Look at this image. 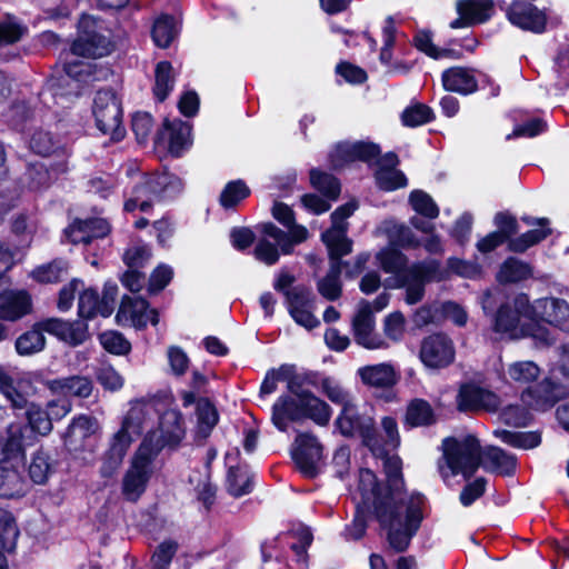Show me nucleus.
Segmentation results:
<instances>
[{
	"instance_id": "obj_1",
	"label": "nucleus",
	"mask_w": 569,
	"mask_h": 569,
	"mask_svg": "<svg viewBox=\"0 0 569 569\" xmlns=\"http://www.w3.org/2000/svg\"><path fill=\"white\" fill-rule=\"evenodd\" d=\"M359 488L363 495L375 497V515L382 528L387 530V539L396 551H405L412 537L417 533L423 519L425 498L420 493L405 496L391 491L383 498L377 497V478L369 469L359 472Z\"/></svg>"
},
{
	"instance_id": "obj_2",
	"label": "nucleus",
	"mask_w": 569,
	"mask_h": 569,
	"mask_svg": "<svg viewBox=\"0 0 569 569\" xmlns=\"http://www.w3.org/2000/svg\"><path fill=\"white\" fill-rule=\"evenodd\" d=\"M480 466L487 471L509 476L516 469V457L497 447L481 450L473 435L443 439L439 471L445 480L458 475L469 479Z\"/></svg>"
},
{
	"instance_id": "obj_3",
	"label": "nucleus",
	"mask_w": 569,
	"mask_h": 569,
	"mask_svg": "<svg viewBox=\"0 0 569 569\" xmlns=\"http://www.w3.org/2000/svg\"><path fill=\"white\" fill-rule=\"evenodd\" d=\"M376 258L386 273L396 276L397 287L406 289L405 301L408 305L423 299L427 283L442 281L446 277L440 261L429 259L408 266L407 257L392 247L380 250Z\"/></svg>"
},
{
	"instance_id": "obj_4",
	"label": "nucleus",
	"mask_w": 569,
	"mask_h": 569,
	"mask_svg": "<svg viewBox=\"0 0 569 569\" xmlns=\"http://www.w3.org/2000/svg\"><path fill=\"white\" fill-rule=\"evenodd\" d=\"M358 203L352 200L337 208L331 214V228L321 238L329 250L330 269L318 282L319 293L327 300L335 301L341 296L340 273L343 262L341 257L351 252L352 242L347 238V219L356 211Z\"/></svg>"
},
{
	"instance_id": "obj_5",
	"label": "nucleus",
	"mask_w": 569,
	"mask_h": 569,
	"mask_svg": "<svg viewBox=\"0 0 569 569\" xmlns=\"http://www.w3.org/2000/svg\"><path fill=\"white\" fill-rule=\"evenodd\" d=\"M36 441L32 430L18 422L10 423L4 435L0 436V497L13 498L23 493L24 482L20 468L26 448Z\"/></svg>"
},
{
	"instance_id": "obj_6",
	"label": "nucleus",
	"mask_w": 569,
	"mask_h": 569,
	"mask_svg": "<svg viewBox=\"0 0 569 569\" xmlns=\"http://www.w3.org/2000/svg\"><path fill=\"white\" fill-rule=\"evenodd\" d=\"M289 393L280 396L272 406V422L280 431H287L289 422L306 419L318 426H327L331 419L330 406L309 389L290 381Z\"/></svg>"
},
{
	"instance_id": "obj_7",
	"label": "nucleus",
	"mask_w": 569,
	"mask_h": 569,
	"mask_svg": "<svg viewBox=\"0 0 569 569\" xmlns=\"http://www.w3.org/2000/svg\"><path fill=\"white\" fill-rule=\"evenodd\" d=\"M531 303L526 295H518L502 303L493 318V330L509 339L532 338L537 345L548 346L553 338L540 323H532Z\"/></svg>"
},
{
	"instance_id": "obj_8",
	"label": "nucleus",
	"mask_w": 569,
	"mask_h": 569,
	"mask_svg": "<svg viewBox=\"0 0 569 569\" xmlns=\"http://www.w3.org/2000/svg\"><path fill=\"white\" fill-rule=\"evenodd\" d=\"M160 452L161 445H153V436L144 437L122 478V495L127 500L137 501L146 491Z\"/></svg>"
},
{
	"instance_id": "obj_9",
	"label": "nucleus",
	"mask_w": 569,
	"mask_h": 569,
	"mask_svg": "<svg viewBox=\"0 0 569 569\" xmlns=\"http://www.w3.org/2000/svg\"><path fill=\"white\" fill-rule=\"evenodd\" d=\"M183 188L180 178L169 172L152 173L141 177L131 193L126 198L124 210L136 209L147 211L153 201L167 200L176 197Z\"/></svg>"
},
{
	"instance_id": "obj_10",
	"label": "nucleus",
	"mask_w": 569,
	"mask_h": 569,
	"mask_svg": "<svg viewBox=\"0 0 569 569\" xmlns=\"http://www.w3.org/2000/svg\"><path fill=\"white\" fill-rule=\"evenodd\" d=\"M263 236L254 247V257L268 266L274 264L282 254L292 252L293 247L308 238V230L303 226H293L291 237L272 223L262 226Z\"/></svg>"
},
{
	"instance_id": "obj_11",
	"label": "nucleus",
	"mask_w": 569,
	"mask_h": 569,
	"mask_svg": "<svg viewBox=\"0 0 569 569\" xmlns=\"http://www.w3.org/2000/svg\"><path fill=\"white\" fill-rule=\"evenodd\" d=\"M112 49L111 32L104 23L83 14L78 23V38L71 47L72 54L96 59L108 56Z\"/></svg>"
},
{
	"instance_id": "obj_12",
	"label": "nucleus",
	"mask_w": 569,
	"mask_h": 569,
	"mask_svg": "<svg viewBox=\"0 0 569 569\" xmlns=\"http://www.w3.org/2000/svg\"><path fill=\"white\" fill-rule=\"evenodd\" d=\"M93 116L98 129L113 141L124 137L120 102L111 90H100L93 100Z\"/></svg>"
},
{
	"instance_id": "obj_13",
	"label": "nucleus",
	"mask_w": 569,
	"mask_h": 569,
	"mask_svg": "<svg viewBox=\"0 0 569 569\" xmlns=\"http://www.w3.org/2000/svg\"><path fill=\"white\" fill-rule=\"evenodd\" d=\"M130 408L121 420V426L113 437L131 443L152 423L157 411L150 400L137 399L130 401Z\"/></svg>"
},
{
	"instance_id": "obj_14",
	"label": "nucleus",
	"mask_w": 569,
	"mask_h": 569,
	"mask_svg": "<svg viewBox=\"0 0 569 569\" xmlns=\"http://www.w3.org/2000/svg\"><path fill=\"white\" fill-rule=\"evenodd\" d=\"M355 341L369 350L388 349L389 343L376 331V319L371 305L367 300H360L351 321Z\"/></svg>"
},
{
	"instance_id": "obj_15",
	"label": "nucleus",
	"mask_w": 569,
	"mask_h": 569,
	"mask_svg": "<svg viewBox=\"0 0 569 569\" xmlns=\"http://www.w3.org/2000/svg\"><path fill=\"white\" fill-rule=\"evenodd\" d=\"M336 427L343 436L359 435L362 437L363 442L372 452L379 450L375 439L373 419L368 415L360 413L356 401L341 409L336 420Z\"/></svg>"
},
{
	"instance_id": "obj_16",
	"label": "nucleus",
	"mask_w": 569,
	"mask_h": 569,
	"mask_svg": "<svg viewBox=\"0 0 569 569\" xmlns=\"http://www.w3.org/2000/svg\"><path fill=\"white\" fill-rule=\"evenodd\" d=\"M291 455L303 476L313 478L318 473L322 459V446L313 435L307 432L299 433L296 437Z\"/></svg>"
},
{
	"instance_id": "obj_17",
	"label": "nucleus",
	"mask_w": 569,
	"mask_h": 569,
	"mask_svg": "<svg viewBox=\"0 0 569 569\" xmlns=\"http://www.w3.org/2000/svg\"><path fill=\"white\" fill-rule=\"evenodd\" d=\"M532 323L542 321L569 332V303L561 298L546 297L531 303Z\"/></svg>"
},
{
	"instance_id": "obj_18",
	"label": "nucleus",
	"mask_w": 569,
	"mask_h": 569,
	"mask_svg": "<svg viewBox=\"0 0 569 569\" xmlns=\"http://www.w3.org/2000/svg\"><path fill=\"white\" fill-rule=\"evenodd\" d=\"M419 356L426 367L439 369L453 362L456 350L448 336L433 333L422 340Z\"/></svg>"
},
{
	"instance_id": "obj_19",
	"label": "nucleus",
	"mask_w": 569,
	"mask_h": 569,
	"mask_svg": "<svg viewBox=\"0 0 569 569\" xmlns=\"http://www.w3.org/2000/svg\"><path fill=\"white\" fill-rule=\"evenodd\" d=\"M116 320L120 326L142 329L149 322L156 326L159 322V317L157 310L149 308L147 300L126 296L122 298Z\"/></svg>"
},
{
	"instance_id": "obj_20",
	"label": "nucleus",
	"mask_w": 569,
	"mask_h": 569,
	"mask_svg": "<svg viewBox=\"0 0 569 569\" xmlns=\"http://www.w3.org/2000/svg\"><path fill=\"white\" fill-rule=\"evenodd\" d=\"M379 152V147L371 142H339L330 151L329 161L333 169H340L357 160L370 161L375 159Z\"/></svg>"
},
{
	"instance_id": "obj_21",
	"label": "nucleus",
	"mask_w": 569,
	"mask_h": 569,
	"mask_svg": "<svg viewBox=\"0 0 569 569\" xmlns=\"http://www.w3.org/2000/svg\"><path fill=\"white\" fill-rule=\"evenodd\" d=\"M509 21L523 30L541 33L546 27V14L531 0H513L507 8Z\"/></svg>"
},
{
	"instance_id": "obj_22",
	"label": "nucleus",
	"mask_w": 569,
	"mask_h": 569,
	"mask_svg": "<svg viewBox=\"0 0 569 569\" xmlns=\"http://www.w3.org/2000/svg\"><path fill=\"white\" fill-rule=\"evenodd\" d=\"M159 432L160 435L158 431H150L146 437L153 436V445H161V450L164 447H177L186 435L181 412L176 409L164 411L159 419Z\"/></svg>"
},
{
	"instance_id": "obj_23",
	"label": "nucleus",
	"mask_w": 569,
	"mask_h": 569,
	"mask_svg": "<svg viewBox=\"0 0 569 569\" xmlns=\"http://www.w3.org/2000/svg\"><path fill=\"white\" fill-rule=\"evenodd\" d=\"M456 401L460 411H495L499 407V398L496 393L472 383L460 387Z\"/></svg>"
},
{
	"instance_id": "obj_24",
	"label": "nucleus",
	"mask_w": 569,
	"mask_h": 569,
	"mask_svg": "<svg viewBox=\"0 0 569 569\" xmlns=\"http://www.w3.org/2000/svg\"><path fill=\"white\" fill-rule=\"evenodd\" d=\"M288 309L292 319L307 330H312L320 325V320L312 313V299L307 289L293 288L287 292Z\"/></svg>"
},
{
	"instance_id": "obj_25",
	"label": "nucleus",
	"mask_w": 569,
	"mask_h": 569,
	"mask_svg": "<svg viewBox=\"0 0 569 569\" xmlns=\"http://www.w3.org/2000/svg\"><path fill=\"white\" fill-rule=\"evenodd\" d=\"M97 421L87 416H79L72 420L66 435L63 436V443L69 451H79L87 445L93 450L96 442H92V437L97 431Z\"/></svg>"
},
{
	"instance_id": "obj_26",
	"label": "nucleus",
	"mask_w": 569,
	"mask_h": 569,
	"mask_svg": "<svg viewBox=\"0 0 569 569\" xmlns=\"http://www.w3.org/2000/svg\"><path fill=\"white\" fill-rule=\"evenodd\" d=\"M63 74L54 80H51V87L61 88L63 86L69 87L66 92H61V94H80L81 83H89L96 80V77L92 74V64L89 62L79 61L77 59L70 60L66 63L63 69Z\"/></svg>"
},
{
	"instance_id": "obj_27",
	"label": "nucleus",
	"mask_w": 569,
	"mask_h": 569,
	"mask_svg": "<svg viewBox=\"0 0 569 569\" xmlns=\"http://www.w3.org/2000/svg\"><path fill=\"white\" fill-rule=\"evenodd\" d=\"M459 18L450 22L452 29L469 27L487 21L492 13L491 0H460L457 3Z\"/></svg>"
},
{
	"instance_id": "obj_28",
	"label": "nucleus",
	"mask_w": 569,
	"mask_h": 569,
	"mask_svg": "<svg viewBox=\"0 0 569 569\" xmlns=\"http://www.w3.org/2000/svg\"><path fill=\"white\" fill-rule=\"evenodd\" d=\"M39 328L73 346L82 343L88 337V328L83 321L69 322L51 318L39 322Z\"/></svg>"
},
{
	"instance_id": "obj_29",
	"label": "nucleus",
	"mask_w": 569,
	"mask_h": 569,
	"mask_svg": "<svg viewBox=\"0 0 569 569\" xmlns=\"http://www.w3.org/2000/svg\"><path fill=\"white\" fill-rule=\"evenodd\" d=\"M48 390L62 398L69 397L88 398L92 392V381L84 376H70L50 379L44 382Z\"/></svg>"
},
{
	"instance_id": "obj_30",
	"label": "nucleus",
	"mask_w": 569,
	"mask_h": 569,
	"mask_svg": "<svg viewBox=\"0 0 569 569\" xmlns=\"http://www.w3.org/2000/svg\"><path fill=\"white\" fill-rule=\"evenodd\" d=\"M110 231V226L102 218L77 220L68 229L66 236L72 243H90L93 239L103 238Z\"/></svg>"
},
{
	"instance_id": "obj_31",
	"label": "nucleus",
	"mask_w": 569,
	"mask_h": 569,
	"mask_svg": "<svg viewBox=\"0 0 569 569\" xmlns=\"http://www.w3.org/2000/svg\"><path fill=\"white\" fill-rule=\"evenodd\" d=\"M441 79L447 91L462 96L473 93L478 89V80L473 69L452 67L442 72Z\"/></svg>"
},
{
	"instance_id": "obj_32",
	"label": "nucleus",
	"mask_w": 569,
	"mask_h": 569,
	"mask_svg": "<svg viewBox=\"0 0 569 569\" xmlns=\"http://www.w3.org/2000/svg\"><path fill=\"white\" fill-rule=\"evenodd\" d=\"M238 453L239 451L236 448L226 455V465L228 467L227 487L228 491L234 497L247 495L252 490L251 476L248 468L234 465Z\"/></svg>"
},
{
	"instance_id": "obj_33",
	"label": "nucleus",
	"mask_w": 569,
	"mask_h": 569,
	"mask_svg": "<svg viewBox=\"0 0 569 569\" xmlns=\"http://www.w3.org/2000/svg\"><path fill=\"white\" fill-rule=\"evenodd\" d=\"M557 399L556 386L549 379H543L536 386L528 387L521 393L522 403L536 410L551 408Z\"/></svg>"
},
{
	"instance_id": "obj_34",
	"label": "nucleus",
	"mask_w": 569,
	"mask_h": 569,
	"mask_svg": "<svg viewBox=\"0 0 569 569\" xmlns=\"http://www.w3.org/2000/svg\"><path fill=\"white\" fill-rule=\"evenodd\" d=\"M31 309V299L27 291H4L0 295V318L17 320Z\"/></svg>"
},
{
	"instance_id": "obj_35",
	"label": "nucleus",
	"mask_w": 569,
	"mask_h": 569,
	"mask_svg": "<svg viewBox=\"0 0 569 569\" xmlns=\"http://www.w3.org/2000/svg\"><path fill=\"white\" fill-rule=\"evenodd\" d=\"M164 130L161 133L168 134V149L174 157H180L181 153L191 144L190 134L191 128L187 122L181 120L164 121Z\"/></svg>"
},
{
	"instance_id": "obj_36",
	"label": "nucleus",
	"mask_w": 569,
	"mask_h": 569,
	"mask_svg": "<svg viewBox=\"0 0 569 569\" xmlns=\"http://www.w3.org/2000/svg\"><path fill=\"white\" fill-rule=\"evenodd\" d=\"M523 220L529 226H533L535 223H537L539 228L529 230L528 232L515 239H511L508 246L509 249L513 252H525L530 247L542 241L550 233V230L546 227L548 223L546 219L537 220L533 218H523Z\"/></svg>"
},
{
	"instance_id": "obj_37",
	"label": "nucleus",
	"mask_w": 569,
	"mask_h": 569,
	"mask_svg": "<svg viewBox=\"0 0 569 569\" xmlns=\"http://www.w3.org/2000/svg\"><path fill=\"white\" fill-rule=\"evenodd\" d=\"M358 375L365 385L371 387H390L396 383L397 376L389 363H378L359 368Z\"/></svg>"
},
{
	"instance_id": "obj_38",
	"label": "nucleus",
	"mask_w": 569,
	"mask_h": 569,
	"mask_svg": "<svg viewBox=\"0 0 569 569\" xmlns=\"http://www.w3.org/2000/svg\"><path fill=\"white\" fill-rule=\"evenodd\" d=\"M541 375L540 367L531 360L515 361L508 365L506 380L519 387L528 386L538 380Z\"/></svg>"
},
{
	"instance_id": "obj_39",
	"label": "nucleus",
	"mask_w": 569,
	"mask_h": 569,
	"mask_svg": "<svg viewBox=\"0 0 569 569\" xmlns=\"http://www.w3.org/2000/svg\"><path fill=\"white\" fill-rule=\"evenodd\" d=\"M130 446L127 442L111 437L109 448L102 457L100 475L103 478H111L116 475L126 457Z\"/></svg>"
},
{
	"instance_id": "obj_40",
	"label": "nucleus",
	"mask_w": 569,
	"mask_h": 569,
	"mask_svg": "<svg viewBox=\"0 0 569 569\" xmlns=\"http://www.w3.org/2000/svg\"><path fill=\"white\" fill-rule=\"evenodd\" d=\"M532 276V268L527 262L517 258H508L497 274V279L501 283H515L526 280Z\"/></svg>"
},
{
	"instance_id": "obj_41",
	"label": "nucleus",
	"mask_w": 569,
	"mask_h": 569,
	"mask_svg": "<svg viewBox=\"0 0 569 569\" xmlns=\"http://www.w3.org/2000/svg\"><path fill=\"white\" fill-rule=\"evenodd\" d=\"M178 34L177 22L173 17L161 14L153 23L151 36L156 46L167 48Z\"/></svg>"
},
{
	"instance_id": "obj_42",
	"label": "nucleus",
	"mask_w": 569,
	"mask_h": 569,
	"mask_svg": "<svg viewBox=\"0 0 569 569\" xmlns=\"http://www.w3.org/2000/svg\"><path fill=\"white\" fill-rule=\"evenodd\" d=\"M44 330L37 323L33 329L21 335L16 341L17 352L21 356H29L41 351L44 348Z\"/></svg>"
},
{
	"instance_id": "obj_43",
	"label": "nucleus",
	"mask_w": 569,
	"mask_h": 569,
	"mask_svg": "<svg viewBox=\"0 0 569 569\" xmlns=\"http://www.w3.org/2000/svg\"><path fill=\"white\" fill-rule=\"evenodd\" d=\"M383 336L389 343L400 342L406 333V317L400 311H393L385 317L382 322Z\"/></svg>"
},
{
	"instance_id": "obj_44",
	"label": "nucleus",
	"mask_w": 569,
	"mask_h": 569,
	"mask_svg": "<svg viewBox=\"0 0 569 569\" xmlns=\"http://www.w3.org/2000/svg\"><path fill=\"white\" fill-rule=\"evenodd\" d=\"M28 427L36 433L47 436L52 430V420L48 413L39 405L30 403L27 408Z\"/></svg>"
},
{
	"instance_id": "obj_45",
	"label": "nucleus",
	"mask_w": 569,
	"mask_h": 569,
	"mask_svg": "<svg viewBox=\"0 0 569 569\" xmlns=\"http://www.w3.org/2000/svg\"><path fill=\"white\" fill-rule=\"evenodd\" d=\"M382 427V433L383 439L382 442L378 437L375 436V439L378 442L379 450L376 452H372L373 455H382L387 452L395 451L399 443H400V437L398 432V426L397 421L391 417H385L381 421Z\"/></svg>"
},
{
	"instance_id": "obj_46",
	"label": "nucleus",
	"mask_w": 569,
	"mask_h": 569,
	"mask_svg": "<svg viewBox=\"0 0 569 569\" xmlns=\"http://www.w3.org/2000/svg\"><path fill=\"white\" fill-rule=\"evenodd\" d=\"M53 472V466L47 452L38 450L32 455L29 465V476L34 483H44Z\"/></svg>"
},
{
	"instance_id": "obj_47",
	"label": "nucleus",
	"mask_w": 569,
	"mask_h": 569,
	"mask_svg": "<svg viewBox=\"0 0 569 569\" xmlns=\"http://www.w3.org/2000/svg\"><path fill=\"white\" fill-rule=\"evenodd\" d=\"M198 433L207 438L218 422V412L214 406L206 399L197 402Z\"/></svg>"
},
{
	"instance_id": "obj_48",
	"label": "nucleus",
	"mask_w": 569,
	"mask_h": 569,
	"mask_svg": "<svg viewBox=\"0 0 569 569\" xmlns=\"http://www.w3.org/2000/svg\"><path fill=\"white\" fill-rule=\"evenodd\" d=\"M102 302L93 288H87L81 291L78 302V315L82 319H92L97 315L102 316Z\"/></svg>"
},
{
	"instance_id": "obj_49",
	"label": "nucleus",
	"mask_w": 569,
	"mask_h": 569,
	"mask_svg": "<svg viewBox=\"0 0 569 569\" xmlns=\"http://www.w3.org/2000/svg\"><path fill=\"white\" fill-rule=\"evenodd\" d=\"M174 79L172 76V66L168 61H162L156 68V83L153 92L159 101H163L173 89Z\"/></svg>"
},
{
	"instance_id": "obj_50",
	"label": "nucleus",
	"mask_w": 569,
	"mask_h": 569,
	"mask_svg": "<svg viewBox=\"0 0 569 569\" xmlns=\"http://www.w3.org/2000/svg\"><path fill=\"white\" fill-rule=\"evenodd\" d=\"M553 94L562 93L569 88V47L559 52L553 66Z\"/></svg>"
},
{
	"instance_id": "obj_51",
	"label": "nucleus",
	"mask_w": 569,
	"mask_h": 569,
	"mask_svg": "<svg viewBox=\"0 0 569 569\" xmlns=\"http://www.w3.org/2000/svg\"><path fill=\"white\" fill-rule=\"evenodd\" d=\"M250 194V189L242 180H233L226 184L221 194L220 203L223 208L236 207Z\"/></svg>"
},
{
	"instance_id": "obj_52",
	"label": "nucleus",
	"mask_w": 569,
	"mask_h": 569,
	"mask_svg": "<svg viewBox=\"0 0 569 569\" xmlns=\"http://www.w3.org/2000/svg\"><path fill=\"white\" fill-rule=\"evenodd\" d=\"M321 391L332 403L340 406L341 409L355 401L352 393L332 378H325L321 381Z\"/></svg>"
},
{
	"instance_id": "obj_53",
	"label": "nucleus",
	"mask_w": 569,
	"mask_h": 569,
	"mask_svg": "<svg viewBox=\"0 0 569 569\" xmlns=\"http://www.w3.org/2000/svg\"><path fill=\"white\" fill-rule=\"evenodd\" d=\"M406 421L411 427L430 425L433 421L430 405L425 400H413L407 409Z\"/></svg>"
},
{
	"instance_id": "obj_54",
	"label": "nucleus",
	"mask_w": 569,
	"mask_h": 569,
	"mask_svg": "<svg viewBox=\"0 0 569 569\" xmlns=\"http://www.w3.org/2000/svg\"><path fill=\"white\" fill-rule=\"evenodd\" d=\"M310 181L313 188L322 192L329 200H336L340 192L339 181L329 173L317 169L310 171Z\"/></svg>"
},
{
	"instance_id": "obj_55",
	"label": "nucleus",
	"mask_w": 569,
	"mask_h": 569,
	"mask_svg": "<svg viewBox=\"0 0 569 569\" xmlns=\"http://www.w3.org/2000/svg\"><path fill=\"white\" fill-rule=\"evenodd\" d=\"M68 270L67 261L62 259L53 260L48 264L40 266L32 271V277L43 283L59 281Z\"/></svg>"
},
{
	"instance_id": "obj_56",
	"label": "nucleus",
	"mask_w": 569,
	"mask_h": 569,
	"mask_svg": "<svg viewBox=\"0 0 569 569\" xmlns=\"http://www.w3.org/2000/svg\"><path fill=\"white\" fill-rule=\"evenodd\" d=\"M495 435L505 443L522 449H531L537 447L541 439L535 432H513L508 430H497Z\"/></svg>"
},
{
	"instance_id": "obj_57",
	"label": "nucleus",
	"mask_w": 569,
	"mask_h": 569,
	"mask_svg": "<svg viewBox=\"0 0 569 569\" xmlns=\"http://www.w3.org/2000/svg\"><path fill=\"white\" fill-rule=\"evenodd\" d=\"M376 181L379 188L386 191H392L407 184V178L400 170L386 167L378 168Z\"/></svg>"
},
{
	"instance_id": "obj_58",
	"label": "nucleus",
	"mask_w": 569,
	"mask_h": 569,
	"mask_svg": "<svg viewBox=\"0 0 569 569\" xmlns=\"http://www.w3.org/2000/svg\"><path fill=\"white\" fill-rule=\"evenodd\" d=\"M432 118V110L422 103L407 107L401 114L403 126L411 128L426 124L430 122Z\"/></svg>"
},
{
	"instance_id": "obj_59",
	"label": "nucleus",
	"mask_w": 569,
	"mask_h": 569,
	"mask_svg": "<svg viewBox=\"0 0 569 569\" xmlns=\"http://www.w3.org/2000/svg\"><path fill=\"white\" fill-rule=\"evenodd\" d=\"M409 201L412 206V209L423 217L435 219L439 214V208L436 202L428 193L421 190L412 191L410 193Z\"/></svg>"
},
{
	"instance_id": "obj_60",
	"label": "nucleus",
	"mask_w": 569,
	"mask_h": 569,
	"mask_svg": "<svg viewBox=\"0 0 569 569\" xmlns=\"http://www.w3.org/2000/svg\"><path fill=\"white\" fill-rule=\"evenodd\" d=\"M191 485H194V490L198 493V499L201 500L207 509L213 503L216 496V488L209 481L208 471L203 475L197 472L189 477Z\"/></svg>"
},
{
	"instance_id": "obj_61",
	"label": "nucleus",
	"mask_w": 569,
	"mask_h": 569,
	"mask_svg": "<svg viewBox=\"0 0 569 569\" xmlns=\"http://www.w3.org/2000/svg\"><path fill=\"white\" fill-rule=\"evenodd\" d=\"M24 176L28 181V187L32 190L49 186L52 179L51 171L42 162L31 163Z\"/></svg>"
},
{
	"instance_id": "obj_62",
	"label": "nucleus",
	"mask_w": 569,
	"mask_h": 569,
	"mask_svg": "<svg viewBox=\"0 0 569 569\" xmlns=\"http://www.w3.org/2000/svg\"><path fill=\"white\" fill-rule=\"evenodd\" d=\"M412 321L418 328L441 322V302L421 306L415 311Z\"/></svg>"
},
{
	"instance_id": "obj_63",
	"label": "nucleus",
	"mask_w": 569,
	"mask_h": 569,
	"mask_svg": "<svg viewBox=\"0 0 569 569\" xmlns=\"http://www.w3.org/2000/svg\"><path fill=\"white\" fill-rule=\"evenodd\" d=\"M99 340L107 351L114 355H126L131 349L130 342L118 331H106L100 335Z\"/></svg>"
},
{
	"instance_id": "obj_64",
	"label": "nucleus",
	"mask_w": 569,
	"mask_h": 569,
	"mask_svg": "<svg viewBox=\"0 0 569 569\" xmlns=\"http://www.w3.org/2000/svg\"><path fill=\"white\" fill-rule=\"evenodd\" d=\"M390 243L402 248H417L420 241L412 230L403 224H393L388 231Z\"/></svg>"
}]
</instances>
